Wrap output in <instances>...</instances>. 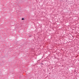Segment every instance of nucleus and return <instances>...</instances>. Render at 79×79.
<instances>
[{"mask_svg":"<svg viewBox=\"0 0 79 79\" xmlns=\"http://www.w3.org/2000/svg\"><path fill=\"white\" fill-rule=\"evenodd\" d=\"M24 20V19L23 18H22V20Z\"/></svg>","mask_w":79,"mask_h":79,"instance_id":"f257e3e1","label":"nucleus"},{"mask_svg":"<svg viewBox=\"0 0 79 79\" xmlns=\"http://www.w3.org/2000/svg\"><path fill=\"white\" fill-rule=\"evenodd\" d=\"M42 64H43H43H43V63H42Z\"/></svg>","mask_w":79,"mask_h":79,"instance_id":"f03ea898","label":"nucleus"}]
</instances>
